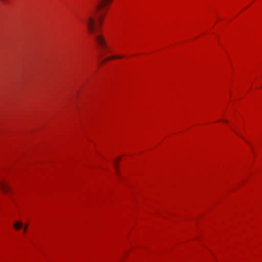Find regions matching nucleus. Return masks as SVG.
I'll return each mask as SVG.
<instances>
[{
	"instance_id": "1",
	"label": "nucleus",
	"mask_w": 262,
	"mask_h": 262,
	"mask_svg": "<svg viewBox=\"0 0 262 262\" xmlns=\"http://www.w3.org/2000/svg\"><path fill=\"white\" fill-rule=\"evenodd\" d=\"M112 0H96L93 7L86 10L83 14V20L85 22L89 33L100 48L102 55L110 51L100 28L104 18V8Z\"/></svg>"
},
{
	"instance_id": "2",
	"label": "nucleus",
	"mask_w": 262,
	"mask_h": 262,
	"mask_svg": "<svg viewBox=\"0 0 262 262\" xmlns=\"http://www.w3.org/2000/svg\"><path fill=\"white\" fill-rule=\"evenodd\" d=\"M0 188L4 193L11 191V187L9 183L5 180L0 181Z\"/></svg>"
},
{
	"instance_id": "3",
	"label": "nucleus",
	"mask_w": 262,
	"mask_h": 262,
	"mask_svg": "<svg viewBox=\"0 0 262 262\" xmlns=\"http://www.w3.org/2000/svg\"><path fill=\"white\" fill-rule=\"evenodd\" d=\"M123 57L122 56H111V57H107L106 58H105L102 62H105V61H108L110 60H112V59H121Z\"/></svg>"
},
{
	"instance_id": "4",
	"label": "nucleus",
	"mask_w": 262,
	"mask_h": 262,
	"mask_svg": "<svg viewBox=\"0 0 262 262\" xmlns=\"http://www.w3.org/2000/svg\"><path fill=\"white\" fill-rule=\"evenodd\" d=\"M114 165H115V168H116V171H117V172L118 173V165H117V164L116 163V162H114Z\"/></svg>"
},
{
	"instance_id": "5",
	"label": "nucleus",
	"mask_w": 262,
	"mask_h": 262,
	"mask_svg": "<svg viewBox=\"0 0 262 262\" xmlns=\"http://www.w3.org/2000/svg\"><path fill=\"white\" fill-rule=\"evenodd\" d=\"M8 0H0V2H1L2 3H6V2Z\"/></svg>"
},
{
	"instance_id": "6",
	"label": "nucleus",
	"mask_w": 262,
	"mask_h": 262,
	"mask_svg": "<svg viewBox=\"0 0 262 262\" xmlns=\"http://www.w3.org/2000/svg\"><path fill=\"white\" fill-rule=\"evenodd\" d=\"M224 122H225V123H228V121L227 120H224Z\"/></svg>"
},
{
	"instance_id": "7",
	"label": "nucleus",
	"mask_w": 262,
	"mask_h": 262,
	"mask_svg": "<svg viewBox=\"0 0 262 262\" xmlns=\"http://www.w3.org/2000/svg\"><path fill=\"white\" fill-rule=\"evenodd\" d=\"M235 134H236L237 135H238V134L236 132H235Z\"/></svg>"
},
{
	"instance_id": "8",
	"label": "nucleus",
	"mask_w": 262,
	"mask_h": 262,
	"mask_svg": "<svg viewBox=\"0 0 262 262\" xmlns=\"http://www.w3.org/2000/svg\"><path fill=\"white\" fill-rule=\"evenodd\" d=\"M120 158H119L117 160L119 161V160H120Z\"/></svg>"
}]
</instances>
